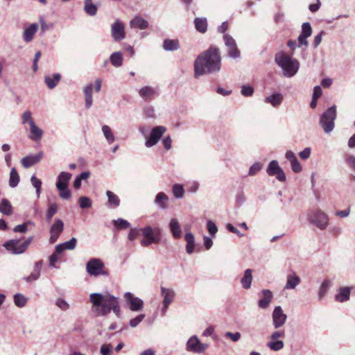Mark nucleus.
Masks as SVG:
<instances>
[{
  "label": "nucleus",
  "mask_w": 355,
  "mask_h": 355,
  "mask_svg": "<svg viewBox=\"0 0 355 355\" xmlns=\"http://www.w3.org/2000/svg\"><path fill=\"white\" fill-rule=\"evenodd\" d=\"M110 62L114 67H120L122 65L123 58L121 53L119 52H115L110 56Z\"/></svg>",
  "instance_id": "43"
},
{
  "label": "nucleus",
  "mask_w": 355,
  "mask_h": 355,
  "mask_svg": "<svg viewBox=\"0 0 355 355\" xmlns=\"http://www.w3.org/2000/svg\"><path fill=\"white\" fill-rule=\"evenodd\" d=\"M130 26L132 28L144 30L148 27V22L141 17L136 16L130 21Z\"/></svg>",
  "instance_id": "21"
},
{
  "label": "nucleus",
  "mask_w": 355,
  "mask_h": 355,
  "mask_svg": "<svg viewBox=\"0 0 355 355\" xmlns=\"http://www.w3.org/2000/svg\"><path fill=\"white\" fill-rule=\"evenodd\" d=\"M0 211L9 215L12 213V206L7 199H3L0 202Z\"/></svg>",
  "instance_id": "41"
},
{
  "label": "nucleus",
  "mask_w": 355,
  "mask_h": 355,
  "mask_svg": "<svg viewBox=\"0 0 355 355\" xmlns=\"http://www.w3.org/2000/svg\"><path fill=\"white\" fill-rule=\"evenodd\" d=\"M163 48L166 51H175L180 48L179 42L178 40L166 39L164 41Z\"/></svg>",
  "instance_id": "33"
},
{
  "label": "nucleus",
  "mask_w": 355,
  "mask_h": 355,
  "mask_svg": "<svg viewBox=\"0 0 355 355\" xmlns=\"http://www.w3.org/2000/svg\"><path fill=\"white\" fill-rule=\"evenodd\" d=\"M139 94L146 101H150L157 94L155 88L148 86H145L141 88L139 91Z\"/></svg>",
  "instance_id": "17"
},
{
  "label": "nucleus",
  "mask_w": 355,
  "mask_h": 355,
  "mask_svg": "<svg viewBox=\"0 0 355 355\" xmlns=\"http://www.w3.org/2000/svg\"><path fill=\"white\" fill-rule=\"evenodd\" d=\"M220 66L221 57L219 49L215 46H211L196 58L194 64L195 75L200 76L217 72L220 69Z\"/></svg>",
  "instance_id": "1"
},
{
  "label": "nucleus",
  "mask_w": 355,
  "mask_h": 355,
  "mask_svg": "<svg viewBox=\"0 0 355 355\" xmlns=\"http://www.w3.org/2000/svg\"><path fill=\"white\" fill-rule=\"evenodd\" d=\"M142 236L144 239L141 241V244L144 247L150 245L152 243H158L161 240L160 230L157 228H153L147 226L141 228Z\"/></svg>",
  "instance_id": "4"
},
{
  "label": "nucleus",
  "mask_w": 355,
  "mask_h": 355,
  "mask_svg": "<svg viewBox=\"0 0 355 355\" xmlns=\"http://www.w3.org/2000/svg\"><path fill=\"white\" fill-rule=\"evenodd\" d=\"M261 169V165L259 163L254 164L249 170V174L251 175H255L258 171Z\"/></svg>",
  "instance_id": "62"
},
{
  "label": "nucleus",
  "mask_w": 355,
  "mask_h": 355,
  "mask_svg": "<svg viewBox=\"0 0 355 355\" xmlns=\"http://www.w3.org/2000/svg\"><path fill=\"white\" fill-rule=\"evenodd\" d=\"M15 304L18 307H23L27 302V298L22 294L16 293L14 295Z\"/></svg>",
  "instance_id": "44"
},
{
  "label": "nucleus",
  "mask_w": 355,
  "mask_h": 355,
  "mask_svg": "<svg viewBox=\"0 0 355 355\" xmlns=\"http://www.w3.org/2000/svg\"><path fill=\"white\" fill-rule=\"evenodd\" d=\"M31 241V238H29L24 242H20L18 239H12L6 242L3 244V246L8 250L12 252V253L18 254L24 252L28 248L30 243Z\"/></svg>",
  "instance_id": "7"
},
{
  "label": "nucleus",
  "mask_w": 355,
  "mask_h": 355,
  "mask_svg": "<svg viewBox=\"0 0 355 355\" xmlns=\"http://www.w3.org/2000/svg\"><path fill=\"white\" fill-rule=\"evenodd\" d=\"M312 28L311 24L309 22L304 23L302 26V35L306 37L307 38L311 35Z\"/></svg>",
  "instance_id": "50"
},
{
  "label": "nucleus",
  "mask_w": 355,
  "mask_h": 355,
  "mask_svg": "<svg viewBox=\"0 0 355 355\" xmlns=\"http://www.w3.org/2000/svg\"><path fill=\"white\" fill-rule=\"evenodd\" d=\"M208 347V344L201 343L196 336H193L187 342L186 349L195 354H200L204 352Z\"/></svg>",
  "instance_id": "8"
},
{
  "label": "nucleus",
  "mask_w": 355,
  "mask_h": 355,
  "mask_svg": "<svg viewBox=\"0 0 355 355\" xmlns=\"http://www.w3.org/2000/svg\"><path fill=\"white\" fill-rule=\"evenodd\" d=\"M57 206L55 205H51L48 209L46 216L48 219H51V217L56 213Z\"/></svg>",
  "instance_id": "63"
},
{
  "label": "nucleus",
  "mask_w": 355,
  "mask_h": 355,
  "mask_svg": "<svg viewBox=\"0 0 355 355\" xmlns=\"http://www.w3.org/2000/svg\"><path fill=\"white\" fill-rule=\"evenodd\" d=\"M272 324L275 329L282 327L287 319V315L284 313L280 306H275L272 315Z\"/></svg>",
  "instance_id": "11"
},
{
  "label": "nucleus",
  "mask_w": 355,
  "mask_h": 355,
  "mask_svg": "<svg viewBox=\"0 0 355 355\" xmlns=\"http://www.w3.org/2000/svg\"><path fill=\"white\" fill-rule=\"evenodd\" d=\"M55 304L63 311L67 310L69 307V304L62 298H58L56 300Z\"/></svg>",
  "instance_id": "59"
},
{
  "label": "nucleus",
  "mask_w": 355,
  "mask_h": 355,
  "mask_svg": "<svg viewBox=\"0 0 355 355\" xmlns=\"http://www.w3.org/2000/svg\"><path fill=\"white\" fill-rule=\"evenodd\" d=\"M125 298L129 304V307L131 311H138L142 309L144 306L143 301L138 297H134L131 293H125Z\"/></svg>",
  "instance_id": "14"
},
{
  "label": "nucleus",
  "mask_w": 355,
  "mask_h": 355,
  "mask_svg": "<svg viewBox=\"0 0 355 355\" xmlns=\"http://www.w3.org/2000/svg\"><path fill=\"white\" fill-rule=\"evenodd\" d=\"M85 11L90 16H94L96 14L97 7L92 3V0H85Z\"/></svg>",
  "instance_id": "35"
},
{
  "label": "nucleus",
  "mask_w": 355,
  "mask_h": 355,
  "mask_svg": "<svg viewBox=\"0 0 355 355\" xmlns=\"http://www.w3.org/2000/svg\"><path fill=\"white\" fill-rule=\"evenodd\" d=\"M195 27L198 31L204 33L207 29V22L205 18L197 17L194 20Z\"/></svg>",
  "instance_id": "34"
},
{
  "label": "nucleus",
  "mask_w": 355,
  "mask_h": 355,
  "mask_svg": "<svg viewBox=\"0 0 355 355\" xmlns=\"http://www.w3.org/2000/svg\"><path fill=\"white\" fill-rule=\"evenodd\" d=\"M346 162L347 164L355 171V157L353 155H349L346 158Z\"/></svg>",
  "instance_id": "64"
},
{
  "label": "nucleus",
  "mask_w": 355,
  "mask_h": 355,
  "mask_svg": "<svg viewBox=\"0 0 355 355\" xmlns=\"http://www.w3.org/2000/svg\"><path fill=\"white\" fill-rule=\"evenodd\" d=\"M351 288L348 286L340 287L335 295V300L339 302H347L349 300Z\"/></svg>",
  "instance_id": "20"
},
{
  "label": "nucleus",
  "mask_w": 355,
  "mask_h": 355,
  "mask_svg": "<svg viewBox=\"0 0 355 355\" xmlns=\"http://www.w3.org/2000/svg\"><path fill=\"white\" fill-rule=\"evenodd\" d=\"M328 216L325 213L317 211L314 214L313 218L310 222H328Z\"/></svg>",
  "instance_id": "46"
},
{
  "label": "nucleus",
  "mask_w": 355,
  "mask_h": 355,
  "mask_svg": "<svg viewBox=\"0 0 355 355\" xmlns=\"http://www.w3.org/2000/svg\"><path fill=\"white\" fill-rule=\"evenodd\" d=\"M225 337L230 338L233 342H237L240 340L241 335L239 332L232 333L230 331H227L225 334Z\"/></svg>",
  "instance_id": "52"
},
{
  "label": "nucleus",
  "mask_w": 355,
  "mask_h": 355,
  "mask_svg": "<svg viewBox=\"0 0 355 355\" xmlns=\"http://www.w3.org/2000/svg\"><path fill=\"white\" fill-rule=\"evenodd\" d=\"M90 175V173L89 171H85L81 173L78 176H77L73 182V187L76 189H78L81 186V181L83 180H87L89 178Z\"/></svg>",
  "instance_id": "42"
},
{
  "label": "nucleus",
  "mask_w": 355,
  "mask_h": 355,
  "mask_svg": "<svg viewBox=\"0 0 355 355\" xmlns=\"http://www.w3.org/2000/svg\"><path fill=\"white\" fill-rule=\"evenodd\" d=\"M172 192L176 198H181L184 193V189L182 184H175L172 187Z\"/></svg>",
  "instance_id": "45"
},
{
  "label": "nucleus",
  "mask_w": 355,
  "mask_h": 355,
  "mask_svg": "<svg viewBox=\"0 0 355 355\" xmlns=\"http://www.w3.org/2000/svg\"><path fill=\"white\" fill-rule=\"evenodd\" d=\"M261 295V297L258 301L257 304H258V306L259 308H261L262 309H266L269 306V305L272 300L273 295H272V291L268 289L262 290Z\"/></svg>",
  "instance_id": "15"
},
{
  "label": "nucleus",
  "mask_w": 355,
  "mask_h": 355,
  "mask_svg": "<svg viewBox=\"0 0 355 355\" xmlns=\"http://www.w3.org/2000/svg\"><path fill=\"white\" fill-rule=\"evenodd\" d=\"M285 336L284 331H276L271 334L270 340H277L279 338H284Z\"/></svg>",
  "instance_id": "61"
},
{
  "label": "nucleus",
  "mask_w": 355,
  "mask_h": 355,
  "mask_svg": "<svg viewBox=\"0 0 355 355\" xmlns=\"http://www.w3.org/2000/svg\"><path fill=\"white\" fill-rule=\"evenodd\" d=\"M61 80L60 73H55L52 76H46L44 78V82L49 89H53Z\"/></svg>",
  "instance_id": "25"
},
{
  "label": "nucleus",
  "mask_w": 355,
  "mask_h": 355,
  "mask_svg": "<svg viewBox=\"0 0 355 355\" xmlns=\"http://www.w3.org/2000/svg\"><path fill=\"white\" fill-rule=\"evenodd\" d=\"M185 241H187L186 252L191 254L194 252L196 246L194 236L191 233H187L184 236Z\"/></svg>",
  "instance_id": "26"
},
{
  "label": "nucleus",
  "mask_w": 355,
  "mask_h": 355,
  "mask_svg": "<svg viewBox=\"0 0 355 355\" xmlns=\"http://www.w3.org/2000/svg\"><path fill=\"white\" fill-rule=\"evenodd\" d=\"M112 345L104 344L101 346L100 352L101 355H112Z\"/></svg>",
  "instance_id": "58"
},
{
  "label": "nucleus",
  "mask_w": 355,
  "mask_h": 355,
  "mask_svg": "<svg viewBox=\"0 0 355 355\" xmlns=\"http://www.w3.org/2000/svg\"><path fill=\"white\" fill-rule=\"evenodd\" d=\"M252 269H247L244 272L243 277L241 279V283L243 288L249 289L251 286L252 281Z\"/></svg>",
  "instance_id": "24"
},
{
  "label": "nucleus",
  "mask_w": 355,
  "mask_h": 355,
  "mask_svg": "<svg viewBox=\"0 0 355 355\" xmlns=\"http://www.w3.org/2000/svg\"><path fill=\"white\" fill-rule=\"evenodd\" d=\"M77 241L75 238H72L69 241L62 243L64 250H71L76 248Z\"/></svg>",
  "instance_id": "54"
},
{
  "label": "nucleus",
  "mask_w": 355,
  "mask_h": 355,
  "mask_svg": "<svg viewBox=\"0 0 355 355\" xmlns=\"http://www.w3.org/2000/svg\"><path fill=\"white\" fill-rule=\"evenodd\" d=\"M106 195L108 198V205L113 208L117 207L120 205V199L118 196L111 191H107Z\"/></svg>",
  "instance_id": "32"
},
{
  "label": "nucleus",
  "mask_w": 355,
  "mask_h": 355,
  "mask_svg": "<svg viewBox=\"0 0 355 355\" xmlns=\"http://www.w3.org/2000/svg\"><path fill=\"white\" fill-rule=\"evenodd\" d=\"M84 95L85 98V107L87 109L90 108L92 105V85H88L84 89Z\"/></svg>",
  "instance_id": "30"
},
{
  "label": "nucleus",
  "mask_w": 355,
  "mask_h": 355,
  "mask_svg": "<svg viewBox=\"0 0 355 355\" xmlns=\"http://www.w3.org/2000/svg\"><path fill=\"white\" fill-rule=\"evenodd\" d=\"M168 196L163 192H159L156 196L155 203L162 209H165L168 207Z\"/></svg>",
  "instance_id": "31"
},
{
  "label": "nucleus",
  "mask_w": 355,
  "mask_h": 355,
  "mask_svg": "<svg viewBox=\"0 0 355 355\" xmlns=\"http://www.w3.org/2000/svg\"><path fill=\"white\" fill-rule=\"evenodd\" d=\"M175 291L172 288L161 287V296L163 297V304L170 305L174 300Z\"/></svg>",
  "instance_id": "19"
},
{
  "label": "nucleus",
  "mask_w": 355,
  "mask_h": 355,
  "mask_svg": "<svg viewBox=\"0 0 355 355\" xmlns=\"http://www.w3.org/2000/svg\"><path fill=\"white\" fill-rule=\"evenodd\" d=\"M21 123L24 125L27 123V124H28L30 128L31 125H33L35 124L34 119L32 116V113L30 111H28V110L25 111L21 114Z\"/></svg>",
  "instance_id": "40"
},
{
  "label": "nucleus",
  "mask_w": 355,
  "mask_h": 355,
  "mask_svg": "<svg viewBox=\"0 0 355 355\" xmlns=\"http://www.w3.org/2000/svg\"><path fill=\"white\" fill-rule=\"evenodd\" d=\"M59 192V196L61 198L67 200L71 197V191L68 189V187H64V188L62 189H58Z\"/></svg>",
  "instance_id": "51"
},
{
  "label": "nucleus",
  "mask_w": 355,
  "mask_h": 355,
  "mask_svg": "<svg viewBox=\"0 0 355 355\" xmlns=\"http://www.w3.org/2000/svg\"><path fill=\"white\" fill-rule=\"evenodd\" d=\"M78 203L82 209L89 208L92 206L91 200L86 196H81L78 199Z\"/></svg>",
  "instance_id": "49"
},
{
  "label": "nucleus",
  "mask_w": 355,
  "mask_h": 355,
  "mask_svg": "<svg viewBox=\"0 0 355 355\" xmlns=\"http://www.w3.org/2000/svg\"><path fill=\"white\" fill-rule=\"evenodd\" d=\"M331 282L329 279H325L322 282V284L320 285L318 297L319 300H322L326 295L329 288L330 287Z\"/></svg>",
  "instance_id": "36"
},
{
  "label": "nucleus",
  "mask_w": 355,
  "mask_h": 355,
  "mask_svg": "<svg viewBox=\"0 0 355 355\" xmlns=\"http://www.w3.org/2000/svg\"><path fill=\"white\" fill-rule=\"evenodd\" d=\"M112 36L114 41H121L125 37V27L122 22L116 20L112 26Z\"/></svg>",
  "instance_id": "13"
},
{
  "label": "nucleus",
  "mask_w": 355,
  "mask_h": 355,
  "mask_svg": "<svg viewBox=\"0 0 355 355\" xmlns=\"http://www.w3.org/2000/svg\"><path fill=\"white\" fill-rule=\"evenodd\" d=\"M300 283V278L295 272L287 275L286 289H294Z\"/></svg>",
  "instance_id": "23"
},
{
  "label": "nucleus",
  "mask_w": 355,
  "mask_h": 355,
  "mask_svg": "<svg viewBox=\"0 0 355 355\" xmlns=\"http://www.w3.org/2000/svg\"><path fill=\"white\" fill-rule=\"evenodd\" d=\"M254 93V89L252 87L249 85H243L241 89V94L244 96H250Z\"/></svg>",
  "instance_id": "56"
},
{
  "label": "nucleus",
  "mask_w": 355,
  "mask_h": 355,
  "mask_svg": "<svg viewBox=\"0 0 355 355\" xmlns=\"http://www.w3.org/2000/svg\"><path fill=\"white\" fill-rule=\"evenodd\" d=\"M266 172L269 176H275L279 182H285L286 180L285 173L276 160L269 163Z\"/></svg>",
  "instance_id": "9"
},
{
  "label": "nucleus",
  "mask_w": 355,
  "mask_h": 355,
  "mask_svg": "<svg viewBox=\"0 0 355 355\" xmlns=\"http://www.w3.org/2000/svg\"><path fill=\"white\" fill-rule=\"evenodd\" d=\"M145 318L144 314H140L137 315L136 318L132 319L130 321V325L132 327H136Z\"/></svg>",
  "instance_id": "57"
},
{
  "label": "nucleus",
  "mask_w": 355,
  "mask_h": 355,
  "mask_svg": "<svg viewBox=\"0 0 355 355\" xmlns=\"http://www.w3.org/2000/svg\"><path fill=\"white\" fill-rule=\"evenodd\" d=\"M19 175L15 168H12L10 173L9 185L15 187L19 182Z\"/></svg>",
  "instance_id": "37"
},
{
  "label": "nucleus",
  "mask_w": 355,
  "mask_h": 355,
  "mask_svg": "<svg viewBox=\"0 0 355 355\" xmlns=\"http://www.w3.org/2000/svg\"><path fill=\"white\" fill-rule=\"evenodd\" d=\"M336 118V107L331 106L327 109L321 116L320 123L324 131L327 133L330 132L334 128V121Z\"/></svg>",
  "instance_id": "5"
},
{
  "label": "nucleus",
  "mask_w": 355,
  "mask_h": 355,
  "mask_svg": "<svg viewBox=\"0 0 355 355\" xmlns=\"http://www.w3.org/2000/svg\"><path fill=\"white\" fill-rule=\"evenodd\" d=\"M223 39L227 47L228 55L233 58H239L240 56V51L237 48L235 40L227 34L224 35Z\"/></svg>",
  "instance_id": "12"
},
{
  "label": "nucleus",
  "mask_w": 355,
  "mask_h": 355,
  "mask_svg": "<svg viewBox=\"0 0 355 355\" xmlns=\"http://www.w3.org/2000/svg\"><path fill=\"white\" fill-rule=\"evenodd\" d=\"M37 27L36 24H32L28 28L25 29L24 32V40L25 42H29L33 40L37 32Z\"/></svg>",
  "instance_id": "27"
},
{
  "label": "nucleus",
  "mask_w": 355,
  "mask_h": 355,
  "mask_svg": "<svg viewBox=\"0 0 355 355\" xmlns=\"http://www.w3.org/2000/svg\"><path fill=\"white\" fill-rule=\"evenodd\" d=\"M31 135L29 138L33 141H39L43 135V130L39 128L36 124L31 125L30 128Z\"/></svg>",
  "instance_id": "29"
},
{
  "label": "nucleus",
  "mask_w": 355,
  "mask_h": 355,
  "mask_svg": "<svg viewBox=\"0 0 355 355\" xmlns=\"http://www.w3.org/2000/svg\"><path fill=\"white\" fill-rule=\"evenodd\" d=\"M31 181L33 186L36 189L37 193L39 194L42 187L41 180L37 178L35 176H32Z\"/></svg>",
  "instance_id": "55"
},
{
  "label": "nucleus",
  "mask_w": 355,
  "mask_h": 355,
  "mask_svg": "<svg viewBox=\"0 0 355 355\" xmlns=\"http://www.w3.org/2000/svg\"><path fill=\"white\" fill-rule=\"evenodd\" d=\"M71 178V174L68 172H61L58 175L56 183L57 189H63L64 187H68L69 182Z\"/></svg>",
  "instance_id": "22"
},
{
  "label": "nucleus",
  "mask_w": 355,
  "mask_h": 355,
  "mask_svg": "<svg viewBox=\"0 0 355 355\" xmlns=\"http://www.w3.org/2000/svg\"><path fill=\"white\" fill-rule=\"evenodd\" d=\"M268 347L270 349L277 352L284 348V343L282 340H270L268 344Z\"/></svg>",
  "instance_id": "38"
},
{
  "label": "nucleus",
  "mask_w": 355,
  "mask_h": 355,
  "mask_svg": "<svg viewBox=\"0 0 355 355\" xmlns=\"http://www.w3.org/2000/svg\"><path fill=\"white\" fill-rule=\"evenodd\" d=\"M275 60L282 69L284 75L287 77H292L296 74L300 67L298 60L293 58L291 55L286 54L284 51L277 53Z\"/></svg>",
  "instance_id": "3"
},
{
  "label": "nucleus",
  "mask_w": 355,
  "mask_h": 355,
  "mask_svg": "<svg viewBox=\"0 0 355 355\" xmlns=\"http://www.w3.org/2000/svg\"><path fill=\"white\" fill-rule=\"evenodd\" d=\"M43 157V153L40 152L37 155L26 156L21 159V162L24 168H29L39 162Z\"/></svg>",
  "instance_id": "16"
},
{
  "label": "nucleus",
  "mask_w": 355,
  "mask_h": 355,
  "mask_svg": "<svg viewBox=\"0 0 355 355\" xmlns=\"http://www.w3.org/2000/svg\"><path fill=\"white\" fill-rule=\"evenodd\" d=\"M166 128L161 125L153 128L148 139L146 141V146L147 147H151L155 145L166 132Z\"/></svg>",
  "instance_id": "10"
},
{
  "label": "nucleus",
  "mask_w": 355,
  "mask_h": 355,
  "mask_svg": "<svg viewBox=\"0 0 355 355\" xmlns=\"http://www.w3.org/2000/svg\"><path fill=\"white\" fill-rule=\"evenodd\" d=\"M283 101V96L279 94H273L265 99V102L270 103L274 107L279 106Z\"/></svg>",
  "instance_id": "28"
},
{
  "label": "nucleus",
  "mask_w": 355,
  "mask_h": 355,
  "mask_svg": "<svg viewBox=\"0 0 355 355\" xmlns=\"http://www.w3.org/2000/svg\"><path fill=\"white\" fill-rule=\"evenodd\" d=\"M142 234L141 229H131L129 234H128V239L130 241L135 240L137 236Z\"/></svg>",
  "instance_id": "53"
},
{
  "label": "nucleus",
  "mask_w": 355,
  "mask_h": 355,
  "mask_svg": "<svg viewBox=\"0 0 355 355\" xmlns=\"http://www.w3.org/2000/svg\"><path fill=\"white\" fill-rule=\"evenodd\" d=\"M103 262L97 258L91 259L86 264V270L91 276H107V271L104 269Z\"/></svg>",
  "instance_id": "6"
},
{
  "label": "nucleus",
  "mask_w": 355,
  "mask_h": 355,
  "mask_svg": "<svg viewBox=\"0 0 355 355\" xmlns=\"http://www.w3.org/2000/svg\"><path fill=\"white\" fill-rule=\"evenodd\" d=\"M21 123L24 125L27 123V124H28L30 128L31 125H33L35 124L34 119L32 116V113L30 111H28V110L25 111L21 114Z\"/></svg>",
  "instance_id": "39"
},
{
  "label": "nucleus",
  "mask_w": 355,
  "mask_h": 355,
  "mask_svg": "<svg viewBox=\"0 0 355 355\" xmlns=\"http://www.w3.org/2000/svg\"><path fill=\"white\" fill-rule=\"evenodd\" d=\"M170 230L175 238H180L181 236V228L179 223H169Z\"/></svg>",
  "instance_id": "48"
},
{
  "label": "nucleus",
  "mask_w": 355,
  "mask_h": 355,
  "mask_svg": "<svg viewBox=\"0 0 355 355\" xmlns=\"http://www.w3.org/2000/svg\"><path fill=\"white\" fill-rule=\"evenodd\" d=\"M63 228V223H53L50 229L49 243L53 244L57 241Z\"/></svg>",
  "instance_id": "18"
},
{
  "label": "nucleus",
  "mask_w": 355,
  "mask_h": 355,
  "mask_svg": "<svg viewBox=\"0 0 355 355\" xmlns=\"http://www.w3.org/2000/svg\"><path fill=\"white\" fill-rule=\"evenodd\" d=\"M291 165L292 170L295 173H299L302 171V166H301L300 162H298L297 159H295V160L291 161Z\"/></svg>",
  "instance_id": "60"
},
{
  "label": "nucleus",
  "mask_w": 355,
  "mask_h": 355,
  "mask_svg": "<svg viewBox=\"0 0 355 355\" xmlns=\"http://www.w3.org/2000/svg\"><path fill=\"white\" fill-rule=\"evenodd\" d=\"M92 304V311L95 316H105L113 311L116 316L120 314V306L118 298L110 295L94 293L89 295Z\"/></svg>",
  "instance_id": "2"
},
{
  "label": "nucleus",
  "mask_w": 355,
  "mask_h": 355,
  "mask_svg": "<svg viewBox=\"0 0 355 355\" xmlns=\"http://www.w3.org/2000/svg\"><path fill=\"white\" fill-rule=\"evenodd\" d=\"M102 130L107 141L110 143L113 142L114 137L110 128L108 125H105L102 127Z\"/></svg>",
  "instance_id": "47"
}]
</instances>
